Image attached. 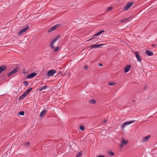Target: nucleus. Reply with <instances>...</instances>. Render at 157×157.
<instances>
[{"instance_id": "1", "label": "nucleus", "mask_w": 157, "mask_h": 157, "mask_svg": "<svg viewBox=\"0 0 157 157\" xmlns=\"http://www.w3.org/2000/svg\"><path fill=\"white\" fill-rule=\"evenodd\" d=\"M134 2H132L128 3L126 5H125L123 9L124 10H128L131 6L133 4Z\"/></svg>"}, {"instance_id": "2", "label": "nucleus", "mask_w": 157, "mask_h": 157, "mask_svg": "<svg viewBox=\"0 0 157 157\" xmlns=\"http://www.w3.org/2000/svg\"><path fill=\"white\" fill-rule=\"evenodd\" d=\"M18 70V68L17 67H16L14 69L11 71H10L9 73H8V74L7 75V77H10L13 74L17 72Z\"/></svg>"}, {"instance_id": "3", "label": "nucleus", "mask_w": 157, "mask_h": 157, "mask_svg": "<svg viewBox=\"0 0 157 157\" xmlns=\"http://www.w3.org/2000/svg\"><path fill=\"white\" fill-rule=\"evenodd\" d=\"M135 122V121H128L122 123L121 125V127L122 128H124L125 127L126 125L130 124L132 123H133Z\"/></svg>"}, {"instance_id": "4", "label": "nucleus", "mask_w": 157, "mask_h": 157, "mask_svg": "<svg viewBox=\"0 0 157 157\" xmlns=\"http://www.w3.org/2000/svg\"><path fill=\"white\" fill-rule=\"evenodd\" d=\"M56 72V71L55 70H50L48 72L47 75L49 77L53 76Z\"/></svg>"}, {"instance_id": "5", "label": "nucleus", "mask_w": 157, "mask_h": 157, "mask_svg": "<svg viewBox=\"0 0 157 157\" xmlns=\"http://www.w3.org/2000/svg\"><path fill=\"white\" fill-rule=\"evenodd\" d=\"M98 39V37L97 36L94 35L92 37L89 39L87 40L86 41H88L90 40H92V41L94 42L97 41Z\"/></svg>"}, {"instance_id": "6", "label": "nucleus", "mask_w": 157, "mask_h": 157, "mask_svg": "<svg viewBox=\"0 0 157 157\" xmlns=\"http://www.w3.org/2000/svg\"><path fill=\"white\" fill-rule=\"evenodd\" d=\"M59 24L56 25L53 27L51 28L48 31V33H50L53 31H54L59 26Z\"/></svg>"}, {"instance_id": "7", "label": "nucleus", "mask_w": 157, "mask_h": 157, "mask_svg": "<svg viewBox=\"0 0 157 157\" xmlns=\"http://www.w3.org/2000/svg\"><path fill=\"white\" fill-rule=\"evenodd\" d=\"M104 45V44H93L90 46V49H91L92 48H98L101 47V46Z\"/></svg>"}, {"instance_id": "8", "label": "nucleus", "mask_w": 157, "mask_h": 157, "mask_svg": "<svg viewBox=\"0 0 157 157\" xmlns=\"http://www.w3.org/2000/svg\"><path fill=\"white\" fill-rule=\"evenodd\" d=\"M37 75V74L35 72H33L32 73L28 75L27 76V78H31Z\"/></svg>"}, {"instance_id": "9", "label": "nucleus", "mask_w": 157, "mask_h": 157, "mask_svg": "<svg viewBox=\"0 0 157 157\" xmlns=\"http://www.w3.org/2000/svg\"><path fill=\"white\" fill-rule=\"evenodd\" d=\"M139 52H135V54L139 62H140L142 60V59L140 58V55L139 54Z\"/></svg>"}, {"instance_id": "10", "label": "nucleus", "mask_w": 157, "mask_h": 157, "mask_svg": "<svg viewBox=\"0 0 157 157\" xmlns=\"http://www.w3.org/2000/svg\"><path fill=\"white\" fill-rule=\"evenodd\" d=\"M131 67L132 66L130 65H128L126 67H125L124 69V73H126L128 71L130 70Z\"/></svg>"}, {"instance_id": "11", "label": "nucleus", "mask_w": 157, "mask_h": 157, "mask_svg": "<svg viewBox=\"0 0 157 157\" xmlns=\"http://www.w3.org/2000/svg\"><path fill=\"white\" fill-rule=\"evenodd\" d=\"M33 90L32 88H30L29 89L26 90L24 92L26 95H27L30 93V92Z\"/></svg>"}, {"instance_id": "12", "label": "nucleus", "mask_w": 157, "mask_h": 157, "mask_svg": "<svg viewBox=\"0 0 157 157\" xmlns=\"http://www.w3.org/2000/svg\"><path fill=\"white\" fill-rule=\"evenodd\" d=\"M128 142V140H123L121 142V144L120 145L121 147H123L124 145H126Z\"/></svg>"}, {"instance_id": "13", "label": "nucleus", "mask_w": 157, "mask_h": 157, "mask_svg": "<svg viewBox=\"0 0 157 157\" xmlns=\"http://www.w3.org/2000/svg\"><path fill=\"white\" fill-rule=\"evenodd\" d=\"M145 53L149 56H152L153 55V53L152 52H151L150 50H147L145 52Z\"/></svg>"}, {"instance_id": "14", "label": "nucleus", "mask_w": 157, "mask_h": 157, "mask_svg": "<svg viewBox=\"0 0 157 157\" xmlns=\"http://www.w3.org/2000/svg\"><path fill=\"white\" fill-rule=\"evenodd\" d=\"M61 36L60 35H58L56 36V37H55L54 39H53L52 40V41L53 42L55 43L56 41L59 38H60Z\"/></svg>"}, {"instance_id": "15", "label": "nucleus", "mask_w": 157, "mask_h": 157, "mask_svg": "<svg viewBox=\"0 0 157 157\" xmlns=\"http://www.w3.org/2000/svg\"><path fill=\"white\" fill-rule=\"evenodd\" d=\"M47 111L45 109H44L40 113V116L42 117L45 113H47Z\"/></svg>"}, {"instance_id": "16", "label": "nucleus", "mask_w": 157, "mask_h": 157, "mask_svg": "<svg viewBox=\"0 0 157 157\" xmlns=\"http://www.w3.org/2000/svg\"><path fill=\"white\" fill-rule=\"evenodd\" d=\"M150 137L151 136L150 135L146 136V137L144 138V139L142 140V142H144L146 141V140H147L149 139Z\"/></svg>"}, {"instance_id": "17", "label": "nucleus", "mask_w": 157, "mask_h": 157, "mask_svg": "<svg viewBox=\"0 0 157 157\" xmlns=\"http://www.w3.org/2000/svg\"><path fill=\"white\" fill-rule=\"evenodd\" d=\"M29 27V26H27L25 27V28L21 29V30L23 32V33H24V32H25L28 29Z\"/></svg>"}, {"instance_id": "18", "label": "nucleus", "mask_w": 157, "mask_h": 157, "mask_svg": "<svg viewBox=\"0 0 157 157\" xmlns=\"http://www.w3.org/2000/svg\"><path fill=\"white\" fill-rule=\"evenodd\" d=\"M29 27V26H27L25 27V28L21 29V30L23 32V33H24V32H25L28 29Z\"/></svg>"}, {"instance_id": "19", "label": "nucleus", "mask_w": 157, "mask_h": 157, "mask_svg": "<svg viewBox=\"0 0 157 157\" xmlns=\"http://www.w3.org/2000/svg\"><path fill=\"white\" fill-rule=\"evenodd\" d=\"M29 27V26H27L25 27V28L21 29V30L23 32V33H24V32H25L28 29Z\"/></svg>"}, {"instance_id": "20", "label": "nucleus", "mask_w": 157, "mask_h": 157, "mask_svg": "<svg viewBox=\"0 0 157 157\" xmlns=\"http://www.w3.org/2000/svg\"><path fill=\"white\" fill-rule=\"evenodd\" d=\"M104 32H105L104 30H101V31L98 32L97 33H96L95 34V35L98 36L101 33H102Z\"/></svg>"}, {"instance_id": "21", "label": "nucleus", "mask_w": 157, "mask_h": 157, "mask_svg": "<svg viewBox=\"0 0 157 157\" xmlns=\"http://www.w3.org/2000/svg\"><path fill=\"white\" fill-rule=\"evenodd\" d=\"M54 43L52 41L50 43L49 46L50 48L52 49H53L54 48V47L53 46Z\"/></svg>"}, {"instance_id": "22", "label": "nucleus", "mask_w": 157, "mask_h": 157, "mask_svg": "<svg viewBox=\"0 0 157 157\" xmlns=\"http://www.w3.org/2000/svg\"><path fill=\"white\" fill-rule=\"evenodd\" d=\"M26 96V95L25 94L23 93V94L22 95L19 97V99L20 100H22Z\"/></svg>"}, {"instance_id": "23", "label": "nucleus", "mask_w": 157, "mask_h": 157, "mask_svg": "<svg viewBox=\"0 0 157 157\" xmlns=\"http://www.w3.org/2000/svg\"><path fill=\"white\" fill-rule=\"evenodd\" d=\"M113 7L112 6L109 7L107 9V11H108V12H110L112 11L113 10Z\"/></svg>"}, {"instance_id": "24", "label": "nucleus", "mask_w": 157, "mask_h": 157, "mask_svg": "<svg viewBox=\"0 0 157 157\" xmlns=\"http://www.w3.org/2000/svg\"><path fill=\"white\" fill-rule=\"evenodd\" d=\"M23 33V32L21 30V29L20 30H19L18 33H17V35L18 36H21V35H22Z\"/></svg>"}, {"instance_id": "25", "label": "nucleus", "mask_w": 157, "mask_h": 157, "mask_svg": "<svg viewBox=\"0 0 157 157\" xmlns=\"http://www.w3.org/2000/svg\"><path fill=\"white\" fill-rule=\"evenodd\" d=\"M90 102L93 104H94L96 103V101L94 99H92L90 101Z\"/></svg>"}, {"instance_id": "26", "label": "nucleus", "mask_w": 157, "mask_h": 157, "mask_svg": "<svg viewBox=\"0 0 157 157\" xmlns=\"http://www.w3.org/2000/svg\"><path fill=\"white\" fill-rule=\"evenodd\" d=\"M24 112L23 111H21L19 112L18 114L19 115L23 116L24 115Z\"/></svg>"}, {"instance_id": "27", "label": "nucleus", "mask_w": 157, "mask_h": 157, "mask_svg": "<svg viewBox=\"0 0 157 157\" xmlns=\"http://www.w3.org/2000/svg\"><path fill=\"white\" fill-rule=\"evenodd\" d=\"M23 83L25 86H27L29 85V83L27 81H24Z\"/></svg>"}, {"instance_id": "28", "label": "nucleus", "mask_w": 157, "mask_h": 157, "mask_svg": "<svg viewBox=\"0 0 157 157\" xmlns=\"http://www.w3.org/2000/svg\"><path fill=\"white\" fill-rule=\"evenodd\" d=\"M115 84V83L114 82H109L108 83V85L110 86H113Z\"/></svg>"}, {"instance_id": "29", "label": "nucleus", "mask_w": 157, "mask_h": 157, "mask_svg": "<svg viewBox=\"0 0 157 157\" xmlns=\"http://www.w3.org/2000/svg\"><path fill=\"white\" fill-rule=\"evenodd\" d=\"M82 155V152H79L78 153L76 157H80Z\"/></svg>"}, {"instance_id": "30", "label": "nucleus", "mask_w": 157, "mask_h": 157, "mask_svg": "<svg viewBox=\"0 0 157 157\" xmlns=\"http://www.w3.org/2000/svg\"><path fill=\"white\" fill-rule=\"evenodd\" d=\"M109 155L110 156H113L114 155V153L112 151H109L108 152Z\"/></svg>"}, {"instance_id": "31", "label": "nucleus", "mask_w": 157, "mask_h": 157, "mask_svg": "<svg viewBox=\"0 0 157 157\" xmlns=\"http://www.w3.org/2000/svg\"><path fill=\"white\" fill-rule=\"evenodd\" d=\"M129 20V18H126L123 19V20H121L120 21L122 22H124L128 20Z\"/></svg>"}, {"instance_id": "32", "label": "nucleus", "mask_w": 157, "mask_h": 157, "mask_svg": "<svg viewBox=\"0 0 157 157\" xmlns=\"http://www.w3.org/2000/svg\"><path fill=\"white\" fill-rule=\"evenodd\" d=\"M60 74H61L62 75H63V73H62L61 72H59L56 76H57V77H59Z\"/></svg>"}, {"instance_id": "33", "label": "nucleus", "mask_w": 157, "mask_h": 157, "mask_svg": "<svg viewBox=\"0 0 157 157\" xmlns=\"http://www.w3.org/2000/svg\"><path fill=\"white\" fill-rule=\"evenodd\" d=\"M59 47H56L54 49V51L55 52H57L59 49Z\"/></svg>"}, {"instance_id": "34", "label": "nucleus", "mask_w": 157, "mask_h": 157, "mask_svg": "<svg viewBox=\"0 0 157 157\" xmlns=\"http://www.w3.org/2000/svg\"><path fill=\"white\" fill-rule=\"evenodd\" d=\"M80 129L81 130L83 131L84 129V127L82 125L80 126Z\"/></svg>"}, {"instance_id": "35", "label": "nucleus", "mask_w": 157, "mask_h": 157, "mask_svg": "<svg viewBox=\"0 0 157 157\" xmlns=\"http://www.w3.org/2000/svg\"><path fill=\"white\" fill-rule=\"evenodd\" d=\"M24 145L25 146H29V142H26L24 143Z\"/></svg>"}, {"instance_id": "36", "label": "nucleus", "mask_w": 157, "mask_h": 157, "mask_svg": "<svg viewBox=\"0 0 157 157\" xmlns=\"http://www.w3.org/2000/svg\"><path fill=\"white\" fill-rule=\"evenodd\" d=\"M108 120H107L105 119L103 121V123L104 124H106Z\"/></svg>"}, {"instance_id": "37", "label": "nucleus", "mask_w": 157, "mask_h": 157, "mask_svg": "<svg viewBox=\"0 0 157 157\" xmlns=\"http://www.w3.org/2000/svg\"><path fill=\"white\" fill-rule=\"evenodd\" d=\"M97 157H105V156L103 155H98L97 156Z\"/></svg>"}, {"instance_id": "38", "label": "nucleus", "mask_w": 157, "mask_h": 157, "mask_svg": "<svg viewBox=\"0 0 157 157\" xmlns=\"http://www.w3.org/2000/svg\"><path fill=\"white\" fill-rule=\"evenodd\" d=\"M47 86H46L42 87V88L43 90L47 88Z\"/></svg>"}, {"instance_id": "39", "label": "nucleus", "mask_w": 157, "mask_h": 157, "mask_svg": "<svg viewBox=\"0 0 157 157\" xmlns=\"http://www.w3.org/2000/svg\"><path fill=\"white\" fill-rule=\"evenodd\" d=\"M88 68V67L86 65L84 67V69H87Z\"/></svg>"}, {"instance_id": "40", "label": "nucleus", "mask_w": 157, "mask_h": 157, "mask_svg": "<svg viewBox=\"0 0 157 157\" xmlns=\"http://www.w3.org/2000/svg\"><path fill=\"white\" fill-rule=\"evenodd\" d=\"M43 89L42 88V87H40L39 88V90L41 91H42V90H43Z\"/></svg>"}, {"instance_id": "41", "label": "nucleus", "mask_w": 157, "mask_h": 157, "mask_svg": "<svg viewBox=\"0 0 157 157\" xmlns=\"http://www.w3.org/2000/svg\"><path fill=\"white\" fill-rule=\"evenodd\" d=\"M99 65L101 66H103L102 64L101 63H99Z\"/></svg>"}, {"instance_id": "42", "label": "nucleus", "mask_w": 157, "mask_h": 157, "mask_svg": "<svg viewBox=\"0 0 157 157\" xmlns=\"http://www.w3.org/2000/svg\"><path fill=\"white\" fill-rule=\"evenodd\" d=\"M152 47H155V44H152Z\"/></svg>"}, {"instance_id": "43", "label": "nucleus", "mask_w": 157, "mask_h": 157, "mask_svg": "<svg viewBox=\"0 0 157 157\" xmlns=\"http://www.w3.org/2000/svg\"><path fill=\"white\" fill-rule=\"evenodd\" d=\"M146 88H147V86H145V87H144V89H146Z\"/></svg>"}, {"instance_id": "44", "label": "nucleus", "mask_w": 157, "mask_h": 157, "mask_svg": "<svg viewBox=\"0 0 157 157\" xmlns=\"http://www.w3.org/2000/svg\"><path fill=\"white\" fill-rule=\"evenodd\" d=\"M132 101H133V102H135V101L134 100H133Z\"/></svg>"}, {"instance_id": "45", "label": "nucleus", "mask_w": 157, "mask_h": 157, "mask_svg": "<svg viewBox=\"0 0 157 157\" xmlns=\"http://www.w3.org/2000/svg\"><path fill=\"white\" fill-rule=\"evenodd\" d=\"M25 72H23V73H24V74H25Z\"/></svg>"}, {"instance_id": "46", "label": "nucleus", "mask_w": 157, "mask_h": 157, "mask_svg": "<svg viewBox=\"0 0 157 157\" xmlns=\"http://www.w3.org/2000/svg\"><path fill=\"white\" fill-rule=\"evenodd\" d=\"M89 47H90V46H88V47H88V48H89Z\"/></svg>"}, {"instance_id": "47", "label": "nucleus", "mask_w": 157, "mask_h": 157, "mask_svg": "<svg viewBox=\"0 0 157 157\" xmlns=\"http://www.w3.org/2000/svg\"><path fill=\"white\" fill-rule=\"evenodd\" d=\"M23 70L25 71V69H24Z\"/></svg>"}]
</instances>
